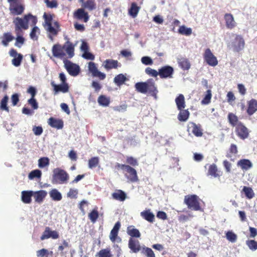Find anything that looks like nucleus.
<instances>
[{"mask_svg":"<svg viewBox=\"0 0 257 257\" xmlns=\"http://www.w3.org/2000/svg\"><path fill=\"white\" fill-rule=\"evenodd\" d=\"M65 39L67 41L63 45L60 44H56L53 46L52 48L53 56L63 60L66 59V54L68 58H71L74 56L75 45L70 41L67 37H66Z\"/></svg>","mask_w":257,"mask_h":257,"instance_id":"obj_1","label":"nucleus"},{"mask_svg":"<svg viewBox=\"0 0 257 257\" xmlns=\"http://www.w3.org/2000/svg\"><path fill=\"white\" fill-rule=\"evenodd\" d=\"M37 23V17L30 13L25 15L23 18L16 17L13 20L15 33L22 34V30H26L29 28V25L34 26Z\"/></svg>","mask_w":257,"mask_h":257,"instance_id":"obj_2","label":"nucleus"},{"mask_svg":"<svg viewBox=\"0 0 257 257\" xmlns=\"http://www.w3.org/2000/svg\"><path fill=\"white\" fill-rule=\"evenodd\" d=\"M43 18L45 20V27L48 32H49L48 37L52 41L53 40V36L57 35L60 31V25L58 22H55L52 24V15L44 13Z\"/></svg>","mask_w":257,"mask_h":257,"instance_id":"obj_3","label":"nucleus"},{"mask_svg":"<svg viewBox=\"0 0 257 257\" xmlns=\"http://www.w3.org/2000/svg\"><path fill=\"white\" fill-rule=\"evenodd\" d=\"M53 173L52 183L54 184L66 183L69 180L68 174L62 169L55 168L53 170Z\"/></svg>","mask_w":257,"mask_h":257,"instance_id":"obj_4","label":"nucleus"},{"mask_svg":"<svg viewBox=\"0 0 257 257\" xmlns=\"http://www.w3.org/2000/svg\"><path fill=\"white\" fill-rule=\"evenodd\" d=\"M200 201V198L196 195H187L184 197V203L187 206L188 209L194 211H201Z\"/></svg>","mask_w":257,"mask_h":257,"instance_id":"obj_5","label":"nucleus"},{"mask_svg":"<svg viewBox=\"0 0 257 257\" xmlns=\"http://www.w3.org/2000/svg\"><path fill=\"white\" fill-rule=\"evenodd\" d=\"M245 46V41L242 36L240 35H235L234 40L233 42H229L227 44V47L229 49L237 52L242 50Z\"/></svg>","mask_w":257,"mask_h":257,"instance_id":"obj_6","label":"nucleus"},{"mask_svg":"<svg viewBox=\"0 0 257 257\" xmlns=\"http://www.w3.org/2000/svg\"><path fill=\"white\" fill-rule=\"evenodd\" d=\"M187 131L189 135H193L196 137H201L203 135L201 125L192 121L188 123Z\"/></svg>","mask_w":257,"mask_h":257,"instance_id":"obj_7","label":"nucleus"},{"mask_svg":"<svg viewBox=\"0 0 257 257\" xmlns=\"http://www.w3.org/2000/svg\"><path fill=\"white\" fill-rule=\"evenodd\" d=\"M63 62L65 69L70 75L76 76L79 74L80 71L79 65L67 59H64Z\"/></svg>","mask_w":257,"mask_h":257,"instance_id":"obj_8","label":"nucleus"},{"mask_svg":"<svg viewBox=\"0 0 257 257\" xmlns=\"http://www.w3.org/2000/svg\"><path fill=\"white\" fill-rule=\"evenodd\" d=\"M203 58L204 61L209 66L215 67L218 63L217 58L214 55L209 48L205 49L203 54Z\"/></svg>","mask_w":257,"mask_h":257,"instance_id":"obj_9","label":"nucleus"},{"mask_svg":"<svg viewBox=\"0 0 257 257\" xmlns=\"http://www.w3.org/2000/svg\"><path fill=\"white\" fill-rule=\"evenodd\" d=\"M235 132L237 136L241 140H245L249 136V131L248 129L242 122L239 123L235 127Z\"/></svg>","mask_w":257,"mask_h":257,"instance_id":"obj_10","label":"nucleus"},{"mask_svg":"<svg viewBox=\"0 0 257 257\" xmlns=\"http://www.w3.org/2000/svg\"><path fill=\"white\" fill-rule=\"evenodd\" d=\"M125 171L124 176L131 182H137L139 179L137 171L131 166L128 165Z\"/></svg>","mask_w":257,"mask_h":257,"instance_id":"obj_11","label":"nucleus"},{"mask_svg":"<svg viewBox=\"0 0 257 257\" xmlns=\"http://www.w3.org/2000/svg\"><path fill=\"white\" fill-rule=\"evenodd\" d=\"M88 70L93 77H98L100 80H103L106 77L104 73L98 70L96 64L93 62H89Z\"/></svg>","mask_w":257,"mask_h":257,"instance_id":"obj_12","label":"nucleus"},{"mask_svg":"<svg viewBox=\"0 0 257 257\" xmlns=\"http://www.w3.org/2000/svg\"><path fill=\"white\" fill-rule=\"evenodd\" d=\"M9 55L10 56L14 57V59L12 60V64L16 67L20 66L23 58V55L18 53L17 50L14 48H12L10 50Z\"/></svg>","mask_w":257,"mask_h":257,"instance_id":"obj_13","label":"nucleus"},{"mask_svg":"<svg viewBox=\"0 0 257 257\" xmlns=\"http://www.w3.org/2000/svg\"><path fill=\"white\" fill-rule=\"evenodd\" d=\"M159 75L161 78H172L174 69L170 66H164L159 69Z\"/></svg>","mask_w":257,"mask_h":257,"instance_id":"obj_14","label":"nucleus"},{"mask_svg":"<svg viewBox=\"0 0 257 257\" xmlns=\"http://www.w3.org/2000/svg\"><path fill=\"white\" fill-rule=\"evenodd\" d=\"M59 237V234L57 231L52 230L49 227H46L42 235L41 236V240H43L46 239L52 238L53 239H58Z\"/></svg>","mask_w":257,"mask_h":257,"instance_id":"obj_15","label":"nucleus"},{"mask_svg":"<svg viewBox=\"0 0 257 257\" xmlns=\"http://www.w3.org/2000/svg\"><path fill=\"white\" fill-rule=\"evenodd\" d=\"M51 85L53 88L54 94H57L59 92L67 93L69 91V86L68 84H56L54 81L51 82Z\"/></svg>","mask_w":257,"mask_h":257,"instance_id":"obj_16","label":"nucleus"},{"mask_svg":"<svg viewBox=\"0 0 257 257\" xmlns=\"http://www.w3.org/2000/svg\"><path fill=\"white\" fill-rule=\"evenodd\" d=\"M246 113L249 116L253 115L257 111V100L252 98L247 101Z\"/></svg>","mask_w":257,"mask_h":257,"instance_id":"obj_17","label":"nucleus"},{"mask_svg":"<svg viewBox=\"0 0 257 257\" xmlns=\"http://www.w3.org/2000/svg\"><path fill=\"white\" fill-rule=\"evenodd\" d=\"M9 10L12 15H20L23 13L25 8L21 4H11Z\"/></svg>","mask_w":257,"mask_h":257,"instance_id":"obj_18","label":"nucleus"},{"mask_svg":"<svg viewBox=\"0 0 257 257\" xmlns=\"http://www.w3.org/2000/svg\"><path fill=\"white\" fill-rule=\"evenodd\" d=\"M207 174L214 178H219L222 176V172L218 169L216 164H212L209 165Z\"/></svg>","mask_w":257,"mask_h":257,"instance_id":"obj_19","label":"nucleus"},{"mask_svg":"<svg viewBox=\"0 0 257 257\" xmlns=\"http://www.w3.org/2000/svg\"><path fill=\"white\" fill-rule=\"evenodd\" d=\"M147 93L148 92L151 95L157 98L158 90L155 86V83L152 79H149L147 81Z\"/></svg>","mask_w":257,"mask_h":257,"instance_id":"obj_20","label":"nucleus"},{"mask_svg":"<svg viewBox=\"0 0 257 257\" xmlns=\"http://www.w3.org/2000/svg\"><path fill=\"white\" fill-rule=\"evenodd\" d=\"M48 124L52 127L57 128V130L62 129L63 127V121L61 119H57L51 117L48 120Z\"/></svg>","mask_w":257,"mask_h":257,"instance_id":"obj_21","label":"nucleus"},{"mask_svg":"<svg viewBox=\"0 0 257 257\" xmlns=\"http://www.w3.org/2000/svg\"><path fill=\"white\" fill-rule=\"evenodd\" d=\"M74 15L75 18L79 20H82L85 23L87 22L89 20L88 14L85 12L83 9H78L75 12Z\"/></svg>","mask_w":257,"mask_h":257,"instance_id":"obj_22","label":"nucleus"},{"mask_svg":"<svg viewBox=\"0 0 257 257\" xmlns=\"http://www.w3.org/2000/svg\"><path fill=\"white\" fill-rule=\"evenodd\" d=\"M120 226V222L117 221L115 223L113 228L111 230L109 234V239L112 242H114L116 241Z\"/></svg>","mask_w":257,"mask_h":257,"instance_id":"obj_23","label":"nucleus"},{"mask_svg":"<svg viewBox=\"0 0 257 257\" xmlns=\"http://www.w3.org/2000/svg\"><path fill=\"white\" fill-rule=\"evenodd\" d=\"M47 195V192L45 190H41L35 192L33 191V196L35 202L41 203L43 201Z\"/></svg>","mask_w":257,"mask_h":257,"instance_id":"obj_24","label":"nucleus"},{"mask_svg":"<svg viewBox=\"0 0 257 257\" xmlns=\"http://www.w3.org/2000/svg\"><path fill=\"white\" fill-rule=\"evenodd\" d=\"M128 247L135 253L139 252L141 249L139 241L133 238H130L128 240Z\"/></svg>","mask_w":257,"mask_h":257,"instance_id":"obj_25","label":"nucleus"},{"mask_svg":"<svg viewBox=\"0 0 257 257\" xmlns=\"http://www.w3.org/2000/svg\"><path fill=\"white\" fill-rule=\"evenodd\" d=\"M226 26L228 29H232L236 26L233 15L231 14H225L224 15Z\"/></svg>","mask_w":257,"mask_h":257,"instance_id":"obj_26","label":"nucleus"},{"mask_svg":"<svg viewBox=\"0 0 257 257\" xmlns=\"http://www.w3.org/2000/svg\"><path fill=\"white\" fill-rule=\"evenodd\" d=\"M103 66L107 70L116 69L119 66V63L117 60L106 59L103 63Z\"/></svg>","mask_w":257,"mask_h":257,"instance_id":"obj_27","label":"nucleus"},{"mask_svg":"<svg viewBox=\"0 0 257 257\" xmlns=\"http://www.w3.org/2000/svg\"><path fill=\"white\" fill-rule=\"evenodd\" d=\"M111 195L113 199L121 202L124 201L126 198V193L120 189L116 190Z\"/></svg>","mask_w":257,"mask_h":257,"instance_id":"obj_28","label":"nucleus"},{"mask_svg":"<svg viewBox=\"0 0 257 257\" xmlns=\"http://www.w3.org/2000/svg\"><path fill=\"white\" fill-rule=\"evenodd\" d=\"M237 165L243 170H247L252 166L250 161L245 159L239 160L237 163Z\"/></svg>","mask_w":257,"mask_h":257,"instance_id":"obj_29","label":"nucleus"},{"mask_svg":"<svg viewBox=\"0 0 257 257\" xmlns=\"http://www.w3.org/2000/svg\"><path fill=\"white\" fill-rule=\"evenodd\" d=\"M33 195V191H23L22 192V201L26 204L30 203L32 202L31 197Z\"/></svg>","mask_w":257,"mask_h":257,"instance_id":"obj_30","label":"nucleus"},{"mask_svg":"<svg viewBox=\"0 0 257 257\" xmlns=\"http://www.w3.org/2000/svg\"><path fill=\"white\" fill-rule=\"evenodd\" d=\"M178 63L180 67L183 70H188L190 68L191 64L186 58H181L178 59Z\"/></svg>","mask_w":257,"mask_h":257,"instance_id":"obj_31","label":"nucleus"},{"mask_svg":"<svg viewBox=\"0 0 257 257\" xmlns=\"http://www.w3.org/2000/svg\"><path fill=\"white\" fill-rule=\"evenodd\" d=\"M227 118L229 124L233 127H236L239 123H242L239 121L237 116L232 112L228 114Z\"/></svg>","mask_w":257,"mask_h":257,"instance_id":"obj_32","label":"nucleus"},{"mask_svg":"<svg viewBox=\"0 0 257 257\" xmlns=\"http://www.w3.org/2000/svg\"><path fill=\"white\" fill-rule=\"evenodd\" d=\"M141 215L144 219L149 222H153L154 221L155 215L149 209L141 212Z\"/></svg>","mask_w":257,"mask_h":257,"instance_id":"obj_33","label":"nucleus"},{"mask_svg":"<svg viewBox=\"0 0 257 257\" xmlns=\"http://www.w3.org/2000/svg\"><path fill=\"white\" fill-rule=\"evenodd\" d=\"M175 102L178 110H181L186 107L185 97L182 94H179L176 98Z\"/></svg>","mask_w":257,"mask_h":257,"instance_id":"obj_34","label":"nucleus"},{"mask_svg":"<svg viewBox=\"0 0 257 257\" xmlns=\"http://www.w3.org/2000/svg\"><path fill=\"white\" fill-rule=\"evenodd\" d=\"M14 38V37L12 35L11 33H5L2 37V44L4 46L7 47L9 45V43L13 41Z\"/></svg>","mask_w":257,"mask_h":257,"instance_id":"obj_35","label":"nucleus"},{"mask_svg":"<svg viewBox=\"0 0 257 257\" xmlns=\"http://www.w3.org/2000/svg\"><path fill=\"white\" fill-rule=\"evenodd\" d=\"M127 80V78L123 74H119L115 76L113 79L114 83L118 86L122 85Z\"/></svg>","mask_w":257,"mask_h":257,"instance_id":"obj_36","label":"nucleus"},{"mask_svg":"<svg viewBox=\"0 0 257 257\" xmlns=\"http://www.w3.org/2000/svg\"><path fill=\"white\" fill-rule=\"evenodd\" d=\"M127 233L132 237L139 238L141 236L139 230L135 228L134 226L131 225L127 228Z\"/></svg>","mask_w":257,"mask_h":257,"instance_id":"obj_37","label":"nucleus"},{"mask_svg":"<svg viewBox=\"0 0 257 257\" xmlns=\"http://www.w3.org/2000/svg\"><path fill=\"white\" fill-rule=\"evenodd\" d=\"M179 110L180 112L178 115V119L180 121H186L189 117V111L188 109H184Z\"/></svg>","mask_w":257,"mask_h":257,"instance_id":"obj_38","label":"nucleus"},{"mask_svg":"<svg viewBox=\"0 0 257 257\" xmlns=\"http://www.w3.org/2000/svg\"><path fill=\"white\" fill-rule=\"evenodd\" d=\"M98 103L101 106H108L110 102V98L104 95H100L97 99Z\"/></svg>","mask_w":257,"mask_h":257,"instance_id":"obj_39","label":"nucleus"},{"mask_svg":"<svg viewBox=\"0 0 257 257\" xmlns=\"http://www.w3.org/2000/svg\"><path fill=\"white\" fill-rule=\"evenodd\" d=\"M135 87L138 92L143 94L147 93V81L137 82L135 84Z\"/></svg>","mask_w":257,"mask_h":257,"instance_id":"obj_40","label":"nucleus"},{"mask_svg":"<svg viewBox=\"0 0 257 257\" xmlns=\"http://www.w3.org/2000/svg\"><path fill=\"white\" fill-rule=\"evenodd\" d=\"M243 193L245 197L249 199H252L254 196V193L251 187L244 186L241 192Z\"/></svg>","mask_w":257,"mask_h":257,"instance_id":"obj_41","label":"nucleus"},{"mask_svg":"<svg viewBox=\"0 0 257 257\" xmlns=\"http://www.w3.org/2000/svg\"><path fill=\"white\" fill-rule=\"evenodd\" d=\"M140 8L138 7L136 3H133L131 7L128 10L129 14L133 18H136L140 11Z\"/></svg>","mask_w":257,"mask_h":257,"instance_id":"obj_42","label":"nucleus"},{"mask_svg":"<svg viewBox=\"0 0 257 257\" xmlns=\"http://www.w3.org/2000/svg\"><path fill=\"white\" fill-rule=\"evenodd\" d=\"M49 194L52 199L54 201H60L62 198L61 194L56 189H52Z\"/></svg>","mask_w":257,"mask_h":257,"instance_id":"obj_43","label":"nucleus"},{"mask_svg":"<svg viewBox=\"0 0 257 257\" xmlns=\"http://www.w3.org/2000/svg\"><path fill=\"white\" fill-rule=\"evenodd\" d=\"M9 100V97L7 95H5L2 99L0 103V109L1 110H5L7 112H9V108L7 106Z\"/></svg>","mask_w":257,"mask_h":257,"instance_id":"obj_44","label":"nucleus"},{"mask_svg":"<svg viewBox=\"0 0 257 257\" xmlns=\"http://www.w3.org/2000/svg\"><path fill=\"white\" fill-rule=\"evenodd\" d=\"M99 217V213L97 210V208L93 209L89 214L88 218L92 223L96 221Z\"/></svg>","mask_w":257,"mask_h":257,"instance_id":"obj_45","label":"nucleus"},{"mask_svg":"<svg viewBox=\"0 0 257 257\" xmlns=\"http://www.w3.org/2000/svg\"><path fill=\"white\" fill-rule=\"evenodd\" d=\"M99 163V159L98 157H93L88 160V166L89 168L93 169L96 167Z\"/></svg>","mask_w":257,"mask_h":257,"instance_id":"obj_46","label":"nucleus"},{"mask_svg":"<svg viewBox=\"0 0 257 257\" xmlns=\"http://www.w3.org/2000/svg\"><path fill=\"white\" fill-rule=\"evenodd\" d=\"M83 7L89 11H92L95 9L96 4L94 0H87L85 2L83 3Z\"/></svg>","mask_w":257,"mask_h":257,"instance_id":"obj_47","label":"nucleus"},{"mask_svg":"<svg viewBox=\"0 0 257 257\" xmlns=\"http://www.w3.org/2000/svg\"><path fill=\"white\" fill-rule=\"evenodd\" d=\"M96 257H111L112 255L109 248L101 249L96 255Z\"/></svg>","mask_w":257,"mask_h":257,"instance_id":"obj_48","label":"nucleus"},{"mask_svg":"<svg viewBox=\"0 0 257 257\" xmlns=\"http://www.w3.org/2000/svg\"><path fill=\"white\" fill-rule=\"evenodd\" d=\"M142 253L145 254L147 257H155V254L153 250L151 248L148 247H143Z\"/></svg>","mask_w":257,"mask_h":257,"instance_id":"obj_49","label":"nucleus"},{"mask_svg":"<svg viewBox=\"0 0 257 257\" xmlns=\"http://www.w3.org/2000/svg\"><path fill=\"white\" fill-rule=\"evenodd\" d=\"M178 32L182 35L189 36L192 33V29L191 28H186L185 26L180 27Z\"/></svg>","mask_w":257,"mask_h":257,"instance_id":"obj_50","label":"nucleus"},{"mask_svg":"<svg viewBox=\"0 0 257 257\" xmlns=\"http://www.w3.org/2000/svg\"><path fill=\"white\" fill-rule=\"evenodd\" d=\"M212 97L211 91L209 89L206 91V94L201 101L202 104H208L210 102Z\"/></svg>","mask_w":257,"mask_h":257,"instance_id":"obj_51","label":"nucleus"},{"mask_svg":"<svg viewBox=\"0 0 257 257\" xmlns=\"http://www.w3.org/2000/svg\"><path fill=\"white\" fill-rule=\"evenodd\" d=\"M17 37L15 45L19 48H21L25 42V38L21 35L22 34H16Z\"/></svg>","mask_w":257,"mask_h":257,"instance_id":"obj_52","label":"nucleus"},{"mask_svg":"<svg viewBox=\"0 0 257 257\" xmlns=\"http://www.w3.org/2000/svg\"><path fill=\"white\" fill-rule=\"evenodd\" d=\"M126 162L128 165L132 166L133 167L137 166L139 165L137 159L132 156H127L126 158Z\"/></svg>","mask_w":257,"mask_h":257,"instance_id":"obj_53","label":"nucleus"},{"mask_svg":"<svg viewBox=\"0 0 257 257\" xmlns=\"http://www.w3.org/2000/svg\"><path fill=\"white\" fill-rule=\"evenodd\" d=\"M226 237L231 242H235L237 240V235L231 231H228L226 233Z\"/></svg>","mask_w":257,"mask_h":257,"instance_id":"obj_54","label":"nucleus"},{"mask_svg":"<svg viewBox=\"0 0 257 257\" xmlns=\"http://www.w3.org/2000/svg\"><path fill=\"white\" fill-rule=\"evenodd\" d=\"M38 165L40 168H44L49 164V159L47 157H43L38 161Z\"/></svg>","mask_w":257,"mask_h":257,"instance_id":"obj_55","label":"nucleus"},{"mask_svg":"<svg viewBox=\"0 0 257 257\" xmlns=\"http://www.w3.org/2000/svg\"><path fill=\"white\" fill-rule=\"evenodd\" d=\"M42 175L41 171L39 170H35L31 171L29 174V178L30 179H33L35 178H39L41 177Z\"/></svg>","mask_w":257,"mask_h":257,"instance_id":"obj_56","label":"nucleus"},{"mask_svg":"<svg viewBox=\"0 0 257 257\" xmlns=\"http://www.w3.org/2000/svg\"><path fill=\"white\" fill-rule=\"evenodd\" d=\"M246 244L249 248L252 250L257 249V241L254 240H247L246 241Z\"/></svg>","mask_w":257,"mask_h":257,"instance_id":"obj_57","label":"nucleus"},{"mask_svg":"<svg viewBox=\"0 0 257 257\" xmlns=\"http://www.w3.org/2000/svg\"><path fill=\"white\" fill-rule=\"evenodd\" d=\"M37 32L39 33V29L38 27L35 25L30 34V38L34 40H37L38 38L37 36Z\"/></svg>","mask_w":257,"mask_h":257,"instance_id":"obj_58","label":"nucleus"},{"mask_svg":"<svg viewBox=\"0 0 257 257\" xmlns=\"http://www.w3.org/2000/svg\"><path fill=\"white\" fill-rule=\"evenodd\" d=\"M145 72L148 75L156 77L158 75H159V71H157V70L153 69L150 67H147L145 69Z\"/></svg>","mask_w":257,"mask_h":257,"instance_id":"obj_59","label":"nucleus"},{"mask_svg":"<svg viewBox=\"0 0 257 257\" xmlns=\"http://www.w3.org/2000/svg\"><path fill=\"white\" fill-rule=\"evenodd\" d=\"M45 3L49 8L53 9L58 7V3L56 0H45Z\"/></svg>","mask_w":257,"mask_h":257,"instance_id":"obj_60","label":"nucleus"},{"mask_svg":"<svg viewBox=\"0 0 257 257\" xmlns=\"http://www.w3.org/2000/svg\"><path fill=\"white\" fill-rule=\"evenodd\" d=\"M49 251L47 249L43 248L37 251V257H48Z\"/></svg>","mask_w":257,"mask_h":257,"instance_id":"obj_61","label":"nucleus"},{"mask_svg":"<svg viewBox=\"0 0 257 257\" xmlns=\"http://www.w3.org/2000/svg\"><path fill=\"white\" fill-rule=\"evenodd\" d=\"M226 98L227 102L230 104H231L232 103L234 102L236 99L234 93L232 91L228 92L226 95Z\"/></svg>","mask_w":257,"mask_h":257,"instance_id":"obj_62","label":"nucleus"},{"mask_svg":"<svg viewBox=\"0 0 257 257\" xmlns=\"http://www.w3.org/2000/svg\"><path fill=\"white\" fill-rule=\"evenodd\" d=\"M28 102L34 109L38 108V104L35 98H31L28 100Z\"/></svg>","mask_w":257,"mask_h":257,"instance_id":"obj_63","label":"nucleus"},{"mask_svg":"<svg viewBox=\"0 0 257 257\" xmlns=\"http://www.w3.org/2000/svg\"><path fill=\"white\" fill-rule=\"evenodd\" d=\"M141 61L143 64L146 65H152L153 63L152 59L148 56L143 57L141 59Z\"/></svg>","mask_w":257,"mask_h":257,"instance_id":"obj_64","label":"nucleus"}]
</instances>
